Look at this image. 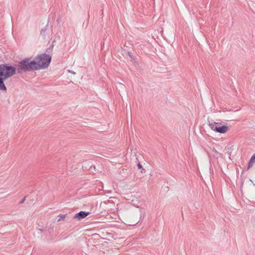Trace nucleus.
Instances as JSON below:
<instances>
[{
	"mask_svg": "<svg viewBox=\"0 0 255 255\" xmlns=\"http://www.w3.org/2000/svg\"><path fill=\"white\" fill-rule=\"evenodd\" d=\"M51 60V57L46 54L38 55L33 59L31 57L25 58L18 64L17 73L45 69L49 65Z\"/></svg>",
	"mask_w": 255,
	"mask_h": 255,
	"instance_id": "1",
	"label": "nucleus"
},
{
	"mask_svg": "<svg viewBox=\"0 0 255 255\" xmlns=\"http://www.w3.org/2000/svg\"><path fill=\"white\" fill-rule=\"evenodd\" d=\"M15 71L16 69L14 67L4 65H0V77L5 80L14 75Z\"/></svg>",
	"mask_w": 255,
	"mask_h": 255,
	"instance_id": "2",
	"label": "nucleus"
},
{
	"mask_svg": "<svg viewBox=\"0 0 255 255\" xmlns=\"http://www.w3.org/2000/svg\"><path fill=\"white\" fill-rule=\"evenodd\" d=\"M221 123L214 122L209 124V126L212 130L220 133H225L229 130V127L226 126H221Z\"/></svg>",
	"mask_w": 255,
	"mask_h": 255,
	"instance_id": "3",
	"label": "nucleus"
},
{
	"mask_svg": "<svg viewBox=\"0 0 255 255\" xmlns=\"http://www.w3.org/2000/svg\"><path fill=\"white\" fill-rule=\"evenodd\" d=\"M89 214V212H86L84 211H80L78 213L76 214L75 215L74 218L80 220H81V219L85 218Z\"/></svg>",
	"mask_w": 255,
	"mask_h": 255,
	"instance_id": "4",
	"label": "nucleus"
},
{
	"mask_svg": "<svg viewBox=\"0 0 255 255\" xmlns=\"http://www.w3.org/2000/svg\"><path fill=\"white\" fill-rule=\"evenodd\" d=\"M4 80H5L0 77V91L6 92V87L4 84Z\"/></svg>",
	"mask_w": 255,
	"mask_h": 255,
	"instance_id": "5",
	"label": "nucleus"
},
{
	"mask_svg": "<svg viewBox=\"0 0 255 255\" xmlns=\"http://www.w3.org/2000/svg\"><path fill=\"white\" fill-rule=\"evenodd\" d=\"M255 162V154L252 156V157L251 158L249 164H248V168L252 167L254 163Z\"/></svg>",
	"mask_w": 255,
	"mask_h": 255,
	"instance_id": "6",
	"label": "nucleus"
},
{
	"mask_svg": "<svg viewBox=\"0 0 255 255\" xmlns=\"http://www.w3.org/2000/svg\"><path fill=\"white\" fill-rule=\"evenodd\" d=\"M212 151L213 153V155L214 156L216 157V158H218L220 155V154L217 151V150L213 148L212 149Z\"/></svg>",
	"mask_w": 255,
	"mask_h": 255,
	"instance_id": "7",
	"label": "nucleus"
},
{
	"mask_svg": "<svg viewBox=\"0 0 255 255\" xmlns=\"http://www.w3.org/2000/svg\"><path fill=\"white\" fill-rule=\"evenodd\" d=\"M137 166L139 169H141L142 168V165L140 163L137 164Z\"/></svg>",
	"mask_w": 255,
	"mask_h": 255,
	"instance_id": "8",
	"label": "nucleus"
},
{
	"mask_svg": "<svg viewBox=\"0 0 255 255\" xmlns=\"http://www.w3.org/2000/svg\"><path fill=\"white\" fill-rule=\"evenodd\" d=\"M65 218V215H61V219H64Z\"/></svg>",
	"mask_w": 255,
	"mask_h": 255,
	"instance_id": "9",
	"label": "nucleus"
},
{
	"mask_svg": "<svg viewBox=\"0 0 255 255\" xmlns=\"http://www.w3.org/2000/svg\"><path fill=\"white\" fill-rule=\"evenodd\" d=\"M117 210H118L119 209V208H120V207H119L120 205L118 204V205H117Z\"/></svg>",
	"mask_w": 255,
	"mask_h": 255,
	"instance_id": "10",
	"label": "nucleus"
},
{
	"mask_svg": "<svg viewBox=\"0 0 255 255\" xmlns=\"http://www.w3.org/2000/svg\"><path fill=\"white\" fill-rule=\"evenodd\" d=\"M25 200V198H24L21 202H20V203H22Z\"/></svg>",
	"mask_w": 255,
	"mask_h": 255,
	"instance_id": "11",
	"label": "nucleus"
},
{
	"mask_svg": "<svg viewBox=\"0 0 255 255\" xmlns=\"http://www.w3.org/2000/svg\"><path fill=\"white\" fill-rule=\"evenodd\" d=\"M71 73H72V74H75V72H71Z\"/></svg>",
	"mask_w": 255,
	"mask_h": 255,
	"instance_id": "12",
	"label": "nucleus"
},
{
	"mask_svg": "<svg viewBox=\"0 0 255 255\" xmlns=\"http://www.w3.org/2000/svg\"><path fill=\"white\" fill-rule=\"evenodd\" d=\"M61 219H58V221H60Z\"/></svg>",
	"mask_w": 255,
	"mask_h": 255,
	"instance_id": "13",
	"label": "nucleus"
}]
</instances>
